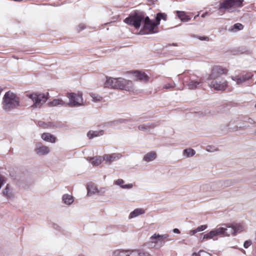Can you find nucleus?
<instances>
[{
  "label": "nucleus",
  "mask_w": 256,
  "mask_h": 256,
  "mask_svg": "<svg viewBox=\"0 0 256 256\" xmlns=\"http://www.w3.org/2000/svg\"><path fill=\"white\" fill-rule=\"evenodd\" d=\"M124 22L128 24L139 28L142 26L140 32L142 34H154L158 32L155 30L158 24L155 20H150L148 16L141 11L136 10L126 18Z\"/></svg>",
  "instance_id": "obj_1"
},
{
  "label": "nucleus",
  "mask_w": 256,
  "mask_h": 256,
  "mask_svg": "<svg viewBox=\"0 0 256 256\" xmlns=\"http://www.w3.org/2000/svg\"><path fill=\"white\" fill-rule=\"evenodd\" d=\"M20 106V98L16 94L8 91L2 98V108L6 112L18 108Z\"/></svg>",
  "instance_id": "obj_2"
},
{
  "label": "nucleus",
  "mask_w": 256,
  "mask_h": 256,
  "mask_svg": "<svg viewBox=\"0 0 256 256\" xmlns=\"http://www.w3.org/2000/svg\"><path fill=\"white\" fill-rule=\"evenodd\" d=\"M104 86L112 88H120L128 91L132 90V82L122 78H107Z\"/></svg>",
  "instance_id": "obj_3"
},
{
  "label": "nucleus",
  "mask_w": 256,
  "mask_h": 256,
  "mask_svg": "<svg viewBox=\"0 0 256 256\" xmlns=\"http://www.w3.org/2000/svg\"><path fill=\"white\" fill-rule=\"evenodd\" d=\"M243 2L244 0H224L220 4L219 9H224L228 12H232L243 6Z\"/></svg>",
  "instance_id": "obj_4"
},
{
  "label": "nucleus",
  "mask_w": 256,
  "mask_h": 256,
  "mask_svg": "<svg viewBox=\"0 0 256 256\" xmlns=\"http://www.w3.org/2000/svg\"><path fill=\"white\" fill-rule=\"evenodd\" d=\"M223 226L219 227L222 229V234L224 236H230L231 234H236L240 233L243 230V226L240 224H229L228 225L222 224Z\"/></svg>",
  "instance_id": "obj_5"
},
{
  "label": "nucleus",
  "mask_w": 256,
  "mask_h": 256,
  "mask_svg": "<svg viewBox=\"0 0 256 256\" xmlns=\"http://www.w3.org/2000/svg\"><path fill=\"white\" fill-rule=\"evenodd\" d=\"M27 96L33 102L32 106L34 108H40L47 100L48 94L33 93L27 95Z\"/></svg>",
  "instance_id": "obj_6"
},
{
  "label": "nucleus",
  "mask_w": 256,
  "mask_h": 256,
  "mask_svg": "<svg viewBox=\"0 0 256 256\" xmlns=\"http://www.w3.org/2000/svg\"><path fill=\"white\" fill-rule=\"evenodd\" d=\"M67 96L69 99V102L66 103L67 106L70 107H78L84 105L82 94L68 93Z\"/></svg>",
  "instance_id": "obj_7"
},
{
  "label": "nucleus",
  "mask_w": 256,
  "mask_h": 256,
  "mask_svg": "<svg viewBox=\"0 0 256 256\" xmlns=\"http://www.w3.org/2000/svg\"><path fill=\"white\" fill-rule=\"evenodd\" d=\"M211 82H209V86L216 90H224L228 87L227 81L222 78H213L209 79Z\"/></svg>",
  "instance_id": "obj_8"
},
{
  "label": "nucleus",
  "mask_w": 256,
  "mask_h": 256,
  "mask_svg": "<svg viewBox=\"0 0 256 256\" xmlns=\"http://www.w3.org/2000/svg\"><path fill=\"white\" fill-rule=\"evenodd\" d=\"M169 234H154L150 236L151 242L158 244L160 247L163 246L165 241L168 240Z\"/></svg>",
  "instance_id": "obj_9"
},
{
  "label": "nucleus",
  "mask_w": 256,
  "mask_h": 256,
  "mask_svg": "<svg viewBox=\"0 0 256 256\" xmlns=\"http://www.w3.org/2000/svg\"><path fill=\"white\" fill-rule=\"evenodd\" d=\"M253 76L254 74L252 72H248L240 76H232L231 78L232 80L236 82L237 84L240 85L246 81L251 79Z\"/></svg>",
  "instance_id": "obj_10"
},
{
  "label": "nucleus",
  "mask_w": 256,
  "mask_h": 256,
  "mask_svg": "<svg viewBox=\"0 0 256 256\" xmlns=\"http://www.w3.org/2000/svg\"><path fill=\"white\" fill-rule=\"evenodd\" d=\"M228 70L220 66H214L212 70V72L209 76L208 79L213 78H220V75L226 74Z\"/></svg>",
  "instance_id": "obj_11"
},
{
  "label": "nucleus",
  "mask_w": 256,
  "mask_h": 256,
  "mask_svg": "<svg viewBox=\"0 0 256 256\" xmlns=\"http://www.w3.org/2000/svg\"><path fill=\"white\" fill-rule=\"evenodd\" d=\"M35 150L38 154L43 156L48 154L50 152V148L47 146L38 143L36 144Z\"/></svg>",
  "instance_id": "obj_12"
},
{
  "label": "nucleus",
  "mask_w": 256,
  "mask_h": 256,
  "mask_svg": "<svg viewBox=\"0 0 256 256\" xmlns=\"http://www.w3.org/2000/svg\"><path fill=\"white\" fill-rule=\"evenodd\" d=\"M222 230V229L219 228V227H216L214 229L210 231L208 233L204 234L203 236L202 239L203 240L211 239V238H213L215 236L221 235Z\"/></svg>",
  "instance_id": "obj_13"
},
{
  "label": "nucleus",
  "mask_w": 256,
  "mask_h": 256,
  "mask_svg": "<svg viewBox=\"0 0 256 256\" xmlns=\"http://www.w3.org/2000/svg\"><path fill=\"white\" fill-rule=\"evenodd\" d=\"M184 82L188 88L190 90H194L197 88L201 83L200 80H194L192 78H190L188 81H184Z\"/></svg>",
  "instance_id": "obj_14"
},
{
  "label": "nucleus",
  "mask_w": 256,
  "mask_h": 256,
  "mask_svg": "<svg viewBox=\"0 0 256 256\" xmlns=\"http://www.w3.org/2000/svg\"><path fill=\"white\" fill-rule=\"evenodd\" d=\"M120 154H106L104 156L103 159L107 162L110 163L116 160L119 159L120 157Z\"/></svg>",
  "instance_id": "obj_15"
},
{
  "label": "nucleus",
  "mask_w": 256,
  "mask_h": 256,
  "mask_svg": "<svg viewBox=\"0 0 256 256\" xmlns=\"http://www.w3.org/2000/svg\"><path fill=\"white\" fill-rule=\"evenodd\" d=\"M145 213V210L142 208H137L132 212L129 216L128 218H134L140 215L143 214Z\"/></svg>",
  "instance_id": "obj_16"
},
{
  "label": "nucleus",
  "mask_w": 256,
  "mask_h": 256,
  "mask_svg": "<svg viewBox=\"0 0 256 256\" xmlns=\"http://www.w3.org/2000/svg\"><path fill=\"white\" fill-rule=\"evenodd\" d=\"M134 74L136 80H140L144 82H146L148 80V77L144 72H134Z\"/></svg>",
  "instance_id": "obj_17"
},
{
  "label": "nucleus",
  "mask_w": 256,
  "mask_h": 256,
  "mask_svg": "<svg viewBox=\"0 0 256 256\" xmlns=\"http://www.w3.org/2000/svg\"><path fill=\"white\" fill-rule=\"evenodd\" d=\"M48 104L50 106H67L66 103L61 99H54L52 102H49Z\"/></svg>",
  "instance_id": "obj_18"
},
{
  "label": "nucleus",
  "mask_w": 256,
  "mask_h": 256,
  "mask_svg": "<svg viewBox=\"0 0 256 256\" xmlns=\"http://www.w3.org/2000/svg\"><path fill=\"white\" fill-rule=\"evenodd\" d=\"M42 138L46 142L54 143L56 141V138L50 133H43L42 134Z\"/></svg>",
  "instance_id": "obj_19"
},
{
  "label": "nucleus",
  "mask_w": 256,
  "mask_h": 256,
  "mask_svg": "<svg viewBox=\"0 0 256 256\" xmlns=\"http://www.w3.org/2000/svg\"><path fill=\"white\" fill-rule=\"evenodd\" d=\"M133 250H118L113 253V256H131Z\"/></svg>",
  "instance_id": "obj_20"
},
{
  "label": "nucleus",
  "mask_w": 256,
  "mask_h": 256,
  "mask_svg": "<svg viewBox=\"0 0 256 256\" xmlns=\"http://www.w3.org/2000/svg\"><path fill=\"white\" fill-rule=\"evenodd\" d=\"M88 190V196H91L92 194H96V192H98V188L96 186L92 183H88L87 187Z\"/></svg>",
  "instance_id": "obj_21"
},
{
  "label": "nucleus",
  "mask_w": 256,
  "mask_h": 256,
  "mask_svg": "<svg viewBox=\"0 0 256 256\" xmlns=\"http://www.w3.org/2000/svg\"><path fill=\"white\" fill-rule=\"evenodd\" d=\"M156 158V154L154 152H151L146 154L143 160L146 162H150L154 160Z\"/></svg>",
  "instance_id": "obj_22"
},
{
  "label": "nucleus",
  "mask_w": 256,
  "mask_h": 256,
  "mask_svg": "<svg viewBox=\"0 0 256 256\" xmlns=\"http://www.w3.org/2000/svg\"><path fill=\"white\" fill-rule=\"evenodd\" d=\"M103 134L104 130H102L96 131L90 130L87 134V136L90 139H91L96 136H102Z\"/></svg>",
  "instance_id": "obj_23"
},
{
  "label": "nucleus",
  "mask_w": 256,
  "mask_h": 256,
  "mask_svg": "<svg viewBox=\"0 0 256 256\" xmlns=\"http://www.w3.org/2000/svg\"><path fill=\"white\" fill-rule=\"evenodd\" d=\"M114 184L117 186H120L122 188L124 189H130L133 186V184H124V181L122 179H118L115 181Z\"/></svg>",
  "instance_id": "obj_24"
},
{
  "label": "nucleus",
  "mask_w": 256,
  "mask_h": 256,
  "mask_svg": "<svg viewBox=\"0 0 256 256\" xmlns=\"http://www.w3.org/2000/svg\"><path fill=\"white\" fill-rule=\"evenodd\" d=\"M62 200L63 202L67 205H70L74 202V198L72 195L64 194L63 195Z\"/></svg>",
  "instance_id": "obj_25"
},
{
  "label": "nucleus",
  "mask_w": 256,
  "mask_h": 256,
  "mask_svg": "<svg viewBox=\"0 0 256 256\" xmlns=\"http://www.w3.org/2000/svg\"><path fill=\"white\" fill-rule=\"evenodd\" d=\"M131 256H152L148 252L141 250H134Z\"/></svg>",
  "instance_id": "obj_26"
},
{
  "label": "nucleus",
  "mask_w": 256,
  "mask_h": 256,
  "mask_svg": "<svg viewBox=\"0 0 256 256\" xmlns=\"http://www.w3.org/2000/svg\"><path fill=\"white\" fill-rule=\"evenodd\" d=\"M178 18L183 22H188L190 19L189 16L187 15L184 12L178 11Z\"/></svg>",
  "instance_id": "obj_27"
},
{
  "label": "nucleus",
  "mask_w": 256,
  "mask_h": 256,
  "mask_svg": "<svg viewBox=\"0 0 256 256\" xmlns=\"http://www.w3.org/2000/svg\"><path fill=\"white\" fill-rule=\"evenodd\" d=\"M138 128L140 130L147 131L153 128H154V125L152 124H143L140 125Z\"/></svg>",
  "instance_id": "obj_28"
},
{
  "label": "nucleus",
  "mask_w": 256,
  "mask_h": 256,
  "mask_svg": "<svg viewBox=\"0 0 256 256\" xmlns=\"http://www.w3.org/2000/svg\"><path fill=\"white\" fill-rule=\"evenodd\" d=\"M244 28V26L240 23H236L233 25L230 29L229 30L232 32H236L238 30H242Z\"/></svg>",
  "instance_id": "obj_29"
},
{
  "label": "nucleus",
  "mask_w": 256,
  "mask_h": 256,
  "mask_svg": "<svg viewBox=\"0 0 256 256\" xmlns=\"http://www.w3.org/2000/svg\"><path fill=\"white\" fill-rule=\"evenodd\" d=\"M161 20H166V15L165 14L159 12L157 14L156 16V21L157 22L158 25L160 24V21Z\"/></svg>",
  "instance_id": "obj_30"
},
{
  "label": "nucleus",
  "mask_w": 256,
  "mask_h": 256,
  "mask_svg": "<svg viewBox=\"0 0 256 256\" xmlns=\"http://www.w3.org/2000/svg\"><path fill=\"white\" fill-rule=\"evenodd\" d=\"M196 154V152L192 148H186L184 150V154L186 157H191L194 156Z\"/></svg>",
  "instance_id": "obj_31"
},
{
  "label": "nucleus",
  "mask_w": 256,
  "mask_h": 256,
  "mask_svg": "<svg viewBox=\"0 0 256 256\" xmlns=\"http://www.w3.org/2000/svg\"><path fill=\"white\" fill-rule=\"evenodd\" d=\"M102 162V158L100 156L94 157L91 158L90 162L94 166H98Z\"/></svg>",
  "instance_id": "obj_32"
},
{
  "label": "nucleus",
  "mask_w": 256,
  "mask_h": 256,
  "mask_svg": "<svg viewBox=\"0 0 256 256\" xmlns=\"http://www.w3.org/2000/svg\"><path fill=\"white\" fill-rule=\"evenodd\" d=\"M92 98V100L94 102H100L102 100V98L98 94H90Z\"/></svg>",
  "instance_id": "obj_33"
},
{
  "label": "nucleus",
  "mask_w": 256,
  "mask_h": 256,
  "mask_svg": "<svg viewBox=\"0 0 256 256\" xmlns=\"http://www.w3.org/2000/svg\"><path fill=\"white\" fill-rule=\"evenodd\" d=\"M206 228H207V226L206 225L200 226L196 228V232H198L203 231L204 230H206Z\"/></svg>",
  "instance_id": "obj_34"
},
{
  "label": "nucleus",
  "mask_w": 256,
  "mask_h": 256,
  "mask_svg": "<svg viewBox=\"0 0 256 256\" xmlns=\"http://www.w3.org/2000/svg\"><path fill=\"white\" fill-rule=\"evenodd\" d=\"M105 192H106V188H102L100 190H98L96 194L100 196H102L105 194Z\"/></svg>",
  "instance_id": "obj_35"
},
{
  "label": "nucleus",
  "mask_w": 256,
  "mask_h": 256,
  "mask_svg": "<svg viewBox=\"0 0 256 256\" xmlns=\"http://www.w3.org/2000/svg\"><path fill=\"white\" fill-rule=\"evenodd\" d=\"M4 194L7 196L8 197H10V193L9 192V188L8 186L4 189L3 192Z\"/></svg>",
  "instance_id": "obj_36"
},
{
  "label": "nucleus",
  "mask_w": 256,
  "mask_h": 256,
  "mask_svg": "<svg viewBox=\"0 0 256 256\" xmlns=\"http://www.w3.org/2000/svg\"><path fill=\"white\" fill-rule=\"evenodd\" d=\"M252 242L250 240H246L244 244V248H248L251 244Z\"/></svg>",
  "instance_id": "obj_37"
},
{
  "label": "nucleus",
  "mask_w": 256,
  "mask_h": 256,
  "mask_svg": "<svg viewBox=\"0 0 256 256\" xmlns=\"http://www.w3.org/2000/svg\"><path fill=\"white\" fill-rule=\"evenodd\" d=\"M126 120H124V119H120L118 120H114L113 122L114 124H120V123H123Z\"/></svg>",
  "instance_id": "obj_38"
},
{
  "label": "nucleus",
  "mask_w": 256,
  "mask_h": 256,
  "mask_svg": "<svg viewBox=\"0 0 256 256\" xmlns=\"http://www.w3.org/2000/svg\"><path fill=\"white\" fill-rule=\"evenodd\" d=\"M4 184V178L0 175V188L2 187L3 184Z\"/></svg>",
  "instance_id": "obj_39"
},
{
  "label": "nucleus",
  "mask_w": 256,
  "mask_h": 256,
  "mask_svg": "<svg viewBox=\"0 0 256 256\" xmlns=\"http://www.w3.org/2000/svg\"><path fill=\"white\" fill-rule=\"evenodd\" d=\"M200 256H211L210 254L204 251L200 250Z\"/></svg>",
  "instance_id": "obj_40"
},
{
  "label": "nucleus",
  "mask_w": 256,
  "mask_h": 256,
  "mask_svg": "<svg viewBox=\"0 0 256 256\" xmlns=\"http://www.w3.org/2000/svg\"><path fill=\"white\" fill-rule=\"evenodd\" d=\"M85 26L83 24H80L78 26V30L79 31L82 30L85 28Z\"/></svg>",
  "instance_id": "obj_41"
},
{
  "label": "nucleus",
  "mask_w": 256,
  "mask_h": 256,
  "mask_svg": "<svg viewBox=\"0 0 256 256\" xmlns=\"http://www.w3.org/2000/svg\"><path fill=\"white\" fill-rule=\"evenodd\" d=\"M172 86L170 84H166L164 86V88L166 89H168L172 88Z\"/></svg>",
  "instance_id": "obj_42"
},
{
  "label": "nucleus",
  "mask_w": 256,
  "mask_h": 256,
  "mask_svg": "<svg viewBox=\"0 0 256 256\" xmlns=\"http://www.w3.org/2000/svg\"><path fill=\"white\" fill-rule=\"evenodd\" d=\"M211 148H212V147L210 146H208L206 147V150L208 152H213L216 150L215 149L211 150Z\"/></svg>",
  "instance_id": "obj_43"
},
{
  "label": "nucleus",
  "mask_w": 256,
  "mask_h": 256,
  "mask_svg": "<svg viewBox=\"0 0 256 256\" xmlns=\"http://www.w3.org/2000/svg\"><path fill=\"white\" fill-rule=\"evenodd\" d=\"M196 233H197V232H196V229L193 230H191L190 231V235H194V234Z\"/></svg>",
  "instance_id": "obj_44"
},
{
  "label": "nucleus",
  "mask_w": 256,
  "mask_h": 256,
  "mask_svg": "<svg viewBox=\"0 0 256 256\" xmlns=\"http://www.w3.org/2000/svg\"><path fill=\"white\" fill-rule=\"evenodd\" d=\"M173 232H174L176 233V234H180V230L178 229V228H174L173 230Z\"/></svg>",
  "instance_id": "obj_45"
},
{
  "label": "nucleus",
  "mask_w": 256,
  "mask_h": 256,
  "mask_svg": "<svg viewBox=\"0 0 256 256\" xmlns=\"http://www.w3.org/2000/svg\"><path fill=\"white\" fill-rule=\"evenodd\" d=\"M248 122H250L251 124L254 123V120L252 118H249L248 120Z\"/></svg>",
  "instance_id": "obj_46"
},
{
  "label": "nucleus",
  "mask_w": 256,
  "mask_h": 256,
  "mask_svg": "<svg viewBox=\"0 0 256 256\" xmlns=\"http://www.w3.org/2000/svg\"><path fill=\"white\" fill-rule=\"evenodd\" d=\"M192 256H200V254H197L196 253H194L192 254Z\"/></svg>",
  "instance_id": "obj_47"
},
{
  "label": "nucleus",
  "mask_w": 256,
  "mask_h": 256,
  "mask_svg": "<svg viewBox=\"0 0 256 256\" xmlns=\"http://www.w3.org/2000/svg\"><path fill=\"white\" fill-rule=\"evenodd\" d=\"M206 38H200V40H206Z\"/></svg>",
  "instance_id": "obj_48"
},
{
  "label": "nucleus",
  "mask_w": 256,
  "mask_h": 256,
  "mask_svg": "<svg viewBox=\"0 0 256 256\" xmlns=\"http://www.w3.org/2000/svg\"><path fill=\"white\" fill-rule=\"evenodd\" d=\"M172 45L176 46V44L172 43Z\"/></svg>",
  "instance_id": "obj_49"
},
{
  "label": "nucleus",
  "mask_w": 256,
  "mask_h": 256,
  "mask_svg": "<svg viewBox=\"0 0 256 256\" xmlns=\"http://www.w3.org/2000/svg\"><path fill=\"white\" fill-rule=\"evenodd\" d=\"M238 130L237 128H234V129H232V130L236 131V130Z\"/></svg>",
  "instance_id": "obj_50"
},
{
  "label": "nucleus",
  "mask_w": 256,
  "mask_h": 256,
  "mask_svg": "<svg viewBox=\"0 0 256 256\" xmlns=\"http://www.w3.org/2000/svg\"><path fill=\"white\" fill-rule=\"evenodd\" d=\"M204 14H202V17H204Z\"/></svg>",
  "instance_id": "obj_51"
},
{
  "label": "nucleus",
  "mask_w": 256,
  "mask_h": 256,
  "mask_svg": "<svg viewBox=\"0 0 256 256\" xmlns=\"http://www.w3.org/2000/svg\"><path fill=\"white\" fill-rule=\"evenodd\" d=\"M255 107L256 108V104H255Z\"/></svg>",
  "instance_id": "obj_52"
},
{
  "label": "nucleus",
  "mask_w": 256,
  "mask_h": 256,
  "mask_svg": "<svg viewBox=\"0 0 256 256\" xmlns=\"http://www.w3.org/2000/svg\"><path fill=\"white\" fill-rule=\"evenodd\" d=\"M255 124H256V122L255 123Z\"/></svg>",
  "instance_id": "obj_53"
}]
</instances>
